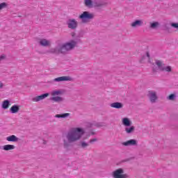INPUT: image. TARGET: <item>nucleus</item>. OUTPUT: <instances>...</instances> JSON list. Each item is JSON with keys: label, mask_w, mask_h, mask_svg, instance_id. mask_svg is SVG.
Masks as SVG:
<instances>
[{"label": "nucleus", "mask_w": 178, "mask_h": 178, "mask_svg": "<svg viewBox=\"0 0 178 178\" xmlns=\"http://www.w3.org/2000/svg\"><path fill=\"white\" fill-rule=\"evenodd\" d=\"M80 37H81V35H79L77 36L78 38H80Z\"/></svg>", "instance_id": "39"}, {"label": "nucleus", "mask_w": 178, "mask_h": 178, "mask_svg": "<svg viewBox=\"0 0 178 178\" xmlns=\"http://www.w3.org/2000/svg\"><path fill=\"white\" fill-rule=\"evenodd\" d=\"M3 59H5V56L4 55L0 56V61L3 60Z\"/></svg>", "instance_id": "33"}, {"label": "nucleus", "mask_w": 178, "mask_h": 178, "mask_svg": "<svg viewBox=\"0 0 178 178\" xmlns=\"http://www.w3.org/2000/svg\"><path fill=\"white\" fill-rule=\"evenodd\" d=\"M142 59H145V56H143L142 57Z\"/></svg>", "instance_id": "38"}, {"label": "nucleus", "mask_w": 178, "mask_h": 178, "mask_svg": "<svg viewBox=\"0 0 178 178\" xmlns=\"http://www.w3.org/2000/svg\"><path fill=\"white\" fill-rule=\"evenodd\" d=\"M155 63L158 67V68L159 69V70H161V72H172V67L169 65L167 67H165V64H163L162 61L159 60H156Z\"/></svg>", "instance_id": "5"}, {"label": "nucleus", "mask_w": 178, "mask_h": 178, "mask_svg": "<svg viewBox=\"0 0 178 178\" xmlns=\"http://www.w3.org/2000/svg\"><path fill=\"white\" fill-rule=\"evenodd\" d=\"M122 124L125 126V127H130V126H131V121L127 118H124L122 119Z\"/></svg>", "instance_id": "15"}, {"label": "nucleus", "mask_w": 178, "mask_h": 178, "mask_svg": "<svg viewBox=\"0 0 178 178\" xmlns=\"http://www.w3.org/2000/svg\"><path fill=\"white\" fill-rule=\"evenodd\" d=\"M51 101H54V102H62L63 101V98L59 96L52 97L50 98Z\"/></svg>", "instance_id": "22"}, {"label": "nucleus", "mask_w": 178, "mask_h": 178, "mask_svg": "<svg viewBox=\"0 0 178 178\" xmlns=\"http://www.w3.org/2000/svg\"><path fill=\"white\" fill-rule=\"evenodd\" d=\"M175 98H176V95L171 94L167 97V99H168L169 101H175Z\"/></svg>", "instance_id": "26"}, {"label": "nucleus", "mask_w": 178, "mask_h": 178, "mask_svg": "<svg viewBox=\"0 0 178 178\" xmlns=\"http://www.w3.org/2000/svg\"><path fill=\"white\" fill-rule=\"evenodd\" d=\"M91 134H92V136H95V132L92 131V132H91Z\"/></svg>", "instance_id": "37"}, {"label": "nucleus", "mask_w": 178, "mask_h": 178, "mask_svg": "<svg viewBox=\"0 0 178 178\" xmlns=\"http://www.w3.org/2000/svg\"><path fill=\"white\" fill-rule=\"evenodd\" d=\"M1 88H3V83L0 82V90Z\"/></svg>", "instance_id": "34"}, {"label": "nucleus", "mask_w": 178, "mask_h": 178, "mask_svg": "<svg viewBox=\"0 0 178 178\" xmlns=\"http://www.w3.org/2000/svg\"><path fill=\"white\" fill-rule=\"evenodd\" d=\"M171 27H173L174 29H177L178 30V23H171Z\"/></svg>", "instance_id": "29"}, {"label": "nucleus", "mask_w": 178, "mask_h": 178, "mask_svg": "<svg viewBox=\"0 0 178 178\" xmlns=\"http://www.w3.org/2000/svg\"><path fill=\"white\" fill-rule=\"evenodd\" d=\"M158 27H159V22H154L150 23V26H149L150 29L155 30V29H158Z\"/></svg>", "instance_id": "23"}, {"label": "nucleus", "mask_w": 178, "mask_h": 178, "mask_svg": "<svg viewBox=\"0 0 178 178\" xmlns=\"http://www.w3.org/2000/svg\"><path fill=\"white\" fill-rule=\"evenodd\" d=\"M9 106H10V101H9V100H4L3 102L1 108L3 109H8V108H9Z\"/></svg>", "instance_id": "19"}, {"label": "nucleus", "mask_w": 178, "mask_h": 178, "mask_svg": "<svg viewBox=\"0 0 178 178\" xmlns=\"http://www.w3.org/2000/svg\"><path fill=\"white\" fill-rule=\"evenodd\" d=\"M134 130H136V127H134V126L125 127L127 134H131L132 133H134Z\"/></svg>", "instance_id": "17"}, {"label": "nucleus", "mask_w": 178, "mask_h": 178, "mask_svg": "<svg viewBox=\"0 0 178 178\" xmlns=\"http://www.w3.org/2000/svg\"><path fill=\"white\" fill-rule=\"evenodd\" d=\"M112 176L113 178H129L127 174H124L123 168H118L113 172Z\"/></svg>", "instance_id": "4"}, {"label": "nucleus", "mask_w": 178, "mask_h": 178, "mask_svg": "<svg viewBox=\"0 0 178 178\" xmlns=\"http://www.w3.org/2000/svg\"><path fill=\"white\" fill-rule=\"evenodd\" d=\"M79 19H80L83 24L88 23V22L94 19V14L90 13L88 11H84L79 16Z\"/></svg>", "instance_id": "3"}, {"label": "nucleus", "mask_w": 178, "mask_h": 178, "mask_svg": "<svg viewBox=\"0 0 178 178\" xmlns=\"http://www.w3.org/2000/svg\"><path fill=\"white\" fill-rule=\"evenodd\" d=\"M67 25L68 29H70L71 30H76L79 26V24L76 19H70L67 21Z\"/></svg>", "instance_id": "7"}, {"label": "nucleus", "mask_w": 178, "mask_h": 178, "mask_svg": "<svg viewBox=\"0 0 178 178\" xmlns=\"http://www.w3.org/2000/svg\"><path fill=\"white\" fill-rule=\"evenodd\" d=\"M137 140L136 139H131L129 140H127L126 142L122 143V145H124V147H129V146H134V145H137Z\"/></svg>", "instance_id": "11"}, {"label": "nucleus", "mask_w": 178, "mask_h": 178, "mask_svg": "<svg viewBox=\"0 0 178 178\" xmlns=\"http://www.w3.org/2000/svg\"><path fill=\"white\" fill-rule=\"evenodd\" d=\"M97 127H104L105 126V123L104 122H99L95 124Z\"/></svg>", "instance_id": "28"}, {"label": "nucleus", "mask_w": 178, "mask_h": 178, "mask_svg": "<svg viewBox=\"0 0 178 178\" xmlns=\"http://www.w3.org/2000/svg\"><path fill=\"white\" fill-rule=\"evenodd\" d=\"M59 94H61V92L59 90H55L51 93V95H59Z\"/></svg>", "instance_id": "30"}, {"label": "nucleus", "mask_w": 178, "mask_h": 178, "mask_svg": "<svg viewBox=\"0 0 178 178\" xmlns=\"http://www.w3.org/2000/svg\"><path fill=\"white\" fill-rule=\"evenodd\" d=\"M144 24V22L141 19H136L131 24V27H141Z\"/></svg>", "instance_id": "12"}, {"label": "nucleus", "mask_w": 178, "mask_h": 178, "mask_svg": "<svg viewBox=\"0 0 178 178\" xmlns=\"http://www.w3.org/2000/svg\"><path fill=\"white\" fill-rule=\"evenodd\" d=\"M83 134H84V130L81 128H74L70 131L66 135L67 140L65 139L63 140L65 148H67L72 143L79 141L83 136Z\"/></svg>", "instance_id": "2"}, {"label": "nucleus", "mask_w": 178, "mask_h": 178, "mask_svg": "<svg viewBox=\"0 0 178 178\" xmlns=\"http://www.w3.org/2000/svg\"><path fill=\"white\" fill-rule=\"evenodd\" d=\"M108 3L104 0H93V8L96 9H102L104 6H106Z\"/></svg>", "instance_id": "6"}, {"label": "nucleus", "mask_w": 178, "mask_h": 178, "mask_svg": "<svg viewBox=\"0 0 178 178\" xmlns=\"http://www.w3.org/2000/svg\"><path fill=\"white\" fill-rule=\"evenodd\" d=\"M68 116H70V113H63V114H57L54 116V118H58V119L59 118H68Z\"/></svg>", "instance_id": "20"}, {"label": "nucleus", "mask_w": 178, "mask_h": 178, "mask_svg": "<svg viewBox=\"0 0 178 178\" xmlns=\"http://www.w3.org/2000/svg\"><path fill=\"white\" fill-rule=\"evenodd\" d=\"M111 108H115V109H122L123 108V104L120 102H114L110 104Z\"/></svg>", "instance_id": "14"}, {"label": "nucleus", "mask_w": 178, "mask_h": 178, "mask_svg": "<svg viewBox=\"0 0 178 178\" xmlns=\"http://www.w3.org/2000/svg\"><path fill=\"white\" fill-rule=\"evenodd\" d=\"M89 144L87 143L86 142L84 141H81L80 142V147L81 148H83V149L87 148V147H88Z\"/></svg>", "instance_id": "25"}, {"label": "nucleus", "mask_w": 178, "mask_h": 178, "mask_svg": "<svg viewBox=\"0 0 178 178\" xmlns=\"http://www.w3.org/2000/svg\"><path fill=\"white\" fill-rule=\"evenodd\" d=\"M131 159H133V157H131L129 159H124V160H122V163H124V162H129L130 161H131Z\"/></svg>", "instance_id": "31"}, {"label": "nucleus", "mask_w": 178, "mask_h": 178, "mask_svg": "<svg viewBox=\"0 0 178 178\" xmlns=\"http://www.w3.org/2000/svg\"><path fill=\"white\" fill-rule=\"evenodd\" d=\"M15 147L13 145H6L3 146V149L4 151H10V149H15Z\"/></svg>", "instance_id": "21"}, {"label": "nucleus", "mask_w": 178, "mask_h": 178, "mask_svg": "<svg viewBox=\"0 0 178 178\" xmlns=\"http://www.w3.org/2000/svg\"><path fill=\"white\" fill-rule=\"evenodd\" d=\"M7 141H10L12 143H17V141H19V138H17L15 135H11L10 136H8L6 138Z\"/></svg>", "instance_id": "16"}, {"label": "nucleus", "mask_w": 178, "mask_h": 178, "mask_svg": "<svg viewBox=\"0 0 178 178\" xmlns=\"http://www.w3.org/2000/svg\"><path fill=\"white\" fill-rule=\"evenodd\" d=\"M47 97H49V93H44L40 96L35 97L32 99L33 102H39V101H42V99H45Z\"/></svg>", "instance_id": "10"}, {"label": "nucleus", "mask_w": 178, "mask_h": 178, "mask_svg": "<svg viewBox=\"0 0 178 178\" xmlns=\"http://www.w3.org/2000/svg\"><path fill=\"white\" fill-rule=\"evenodd\" d=\"M72 37H74L76 35V33L74 32H72L71 33Z\"/></svg>", "instance_id": "36"}, {"label": "nucleus", "mask_w": 178, "mask_h": 178, "mask_svg": "<svg viewBox=\"0 0 178 178\" xmlns=\"http://www.w3.org/2000/svg\"><path fill=\"white\" fill-rule=\"evenodd\" d=\"M20 111V106L15 104L10 108V113H17Z\"/></svg>", "instance_id": "13"}, {"label": "nucleus", "mask_w": 178, "mask_h": 178, "mask_svg": "<svg viewBox=\"0 0 178 178\" xmlns=\"http://www.w3.org/2000/svg\"><path fill=\"white\" fill-rule=\"evenodd\" d=\"M146 56H147L148 57V58L149 59V58H150V56H149V52H146Z\"/></svg>", "instance_id": "35"}, {"label": "nucleus", "mask_w": 178, "mask_h": 178, "mask_svg": "<svg viewBox=\"0 0 178 178\" xmlns=\"http://www.w3.org/2000/svg\"><path fill=\"white\" fill-rule=\"evenodd\" d=\"M8 8V3L3 2L0 3V10H2V9H5Z\"/></svg>", "instance_id": "27"}, {"label": "nucleus", "mask_w": 178, "mask_h": 178, "mask_svg": "<svg viewBox=\"0 0 178 178\" xmlns=\"http://www.w3.org/2000/svg\"><path fill=\"white\" fill-rule=\"evenodd\" d=\"M81 41V39L76 38V40H72L68 42L58 44L54 48H51L47 52V54H54V55H60V54L65 55L68 51H72L77 45V42Z\"/></svg>", "instance_id": "1"}, {"label": "nucleus", "mask_w": 178, "mask_h": 178, "mask_svg": "<svg viewBox=\"0 0 178 178\" xmlns=\"http://www.w3.org/2000/svg\"><path fill=\"white\" fill-rule=\"evenodd\" d=\"M73 79L69 76H64L56 78L54 79V81L60 82V81H72Z\"/></svg>", "instance_id": "9"}, {"label": "nucleus", "mask_w": 178, "mask_h": 178, "mask_svg": "<svg viewBox=\"0 0 178 178\" xmlns=\"http://www.w3.org/2000/svg\"><path fill=\"white\" fill-rule=\"evenodd\" d=\"M97 138H92V139H90V140L89 143H90V144H92V143H95V141H97Z\"/></svg>", "instance_id": "32"}, {"label": "nucleus", "mask_w": 178, "mask_h": 178, "mask_svg": "<svg viewBox=\"0 0 178 178\" xmlns=\"http://www.w3.org/2000/svg\"><path fill=\"white\" fill-rule=\"evenodd\" d=\"M39 44L42 47H49V41H48L47 39L40 40Z\"/></svg>", "instance_id": "18"}, {"label": "nucleus", "mask_w": 178, "mask_h": 178, "mask_svg": "<svg viewBox=\"0 0 178 178\" xmlns=\"http://www.w3.org/2000/svg\"><path fill=\"white\" fill-rule=\"evenodd\" d=\"M147 97L150 99V102H152V104H155V102H156V99H158V96L155 91H148Z\"/></svg>", "instance_id": "8"}, {"label": "nucleus", "mask_w": 178, "mask_h": 178, "mask_svg": "<svg viewBox=\"0 0 178 178\" xmlns=\"http://www.w3.org/2000/svg\"><path fill=\"white\" fill-rule=\"evenodd\" d=\"M86 6H94V0H85Z\"/></svg>", "instance_id": "24"}]
</instances>
